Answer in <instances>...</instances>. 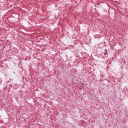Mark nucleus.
I'll return each instance as SVG.
<instances>
[{
	"label": "nucleus",
	"mask_w": 128,
	"mask_h": 128,
	"mask_svg": "<svg viewBox=\"0 0 128 128\" xmlns=\"http://www.w3.org/2000/svg\"><path fill=\"white\" fill-rule=\"evenodd\" d=\"M102 58H104H104H104V56H103Z\"/></svg>",
	"instance_id": "obj_3"
},
{
	"label": "nucleus",
	"mask_w": 128,
	"mask_h": 128,
	"mask_svg": "<svg viewBox=\"0 0 128 128\" xmlns=\"http://www.w3.org/2000/svg\"><path fill=\"white\" fill-rule=\"evenodd\" d=\"M104 54L105 56H107L108 55V50L104 49Z\"/></svg>",
	"instance_id": "obj_1"
},
{
	"label": "nucleus",
	"mask_w": 128,
	"mask_h": 128,
	"mask_svg": "<svg viewBox=\"0 0 128 128\" xmlns=\"http://www.w3.org/2000/svg\"><path fill=\"white\" fill-rule=\"evenodd\" d=\"M82 86H84V84L82 83Z\"/></svg>",
	"instance_id": "obj_2"
},
{
	"label": "nucleus",
	"mask_w": 128,
	"mask_h": 128,
	"mask_svg": "<svg viewBox=\"0 0 128 128\" xmlns=\"http://www.w3.org/2000/svg\"><path fill=\"white\" fill-rule=\"evenodd\" d=\"M106 58H108V56H106Z\"/></svg>",
	"instance_id": "obj_4"
}]
</instances>
